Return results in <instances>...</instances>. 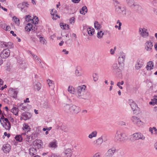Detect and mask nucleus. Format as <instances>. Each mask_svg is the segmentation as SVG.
Segmentation results:
<instances>
[{"label":"nucleus","instance_id":"obj_1","mask_svg":"<svg viewBox=\"0 0 157 157\" xmlns=\"http://www.w3.org/2000/svg\"><path fill=\"white\" fill-rule=\"evenodd\" d=\"M86 86L83 85L78 86L76 89V94L80 99L88 100L90 97V93L86 91Z\"/></svg>","mask_w":157,"mask_h":157},{"label":"nucleus","instance_id":"obj_2","mask_svg":"<svg viewBox=\"0 0 157 157\" xmlns=\"http://www.w3.org/2000/svg\"><path fill=\"white\" fill-rule=\"evenodd\" d=\"M128 136L122 131L119 130L115 134L114 139L116 141L124 142L128 140Z\"/></svg>","mask_w":157,"mask_h":157},{"label":"nucleus","instance_id":"obj_3","mask_svg":"<svg viewBox=\"0 0 157 157\" xmlns=\"http://www.w3.org/2000/svg\"><path fill=\"white\" fill-rule=\"evenodd\" d=\"M64 109L66 112L71 114L77 113L80 111L79 108L75 105L71 106L67 104L64 106Z\"/></svg>","mask_w":157,"mask_h":157},{"label":"nucleus","instance_id":"obj_4","mask_svg":"<svg viewBox=\"0 0 157 157\" xmlns=\"http://www.w3.org/2000/svg\"><path fill=\"white\" fill-rule=\"evenodd\" d=\"M127 6L137 12H140L142 9L141 7L135 2L134 0H126Z\"/></svg>","mask_w":157,"mask_h":157},{"label":"nucleus","instance_id":"obj_5","mask_svg":"<svg viewBox=\"0 0 157 157\" xmlns=\"http://www.w3.org/2000/svg\"><path fill=\"white\" fill-rule=\"evenodd\" d=\"M145 139V136L141 133L136 132L130 136V140L132 142L141 140H144Z\"/></svg>","mask_w":157,"mask_h":157},{"label":"nucleus","instance_id":"obj_6","mask_svg":"<svg viewBox=\"0 0 157 157\" xmlns=\"http://www.w3.org/2000/svg\"><path fill=\"white\" fill-rule=\"evenodd\" d=\"M115 9L116 11L119 14H122L123 15H126V8L125 6L121 7L119 5H115Z\"/></svg>","mask_w":157,"mask_h":157},{"label":"nucleus","instance_id":"obj_7","mask_svg":"<svg viewBox=\"0 0 157 157\" xmlns=\"http://www.w3.org/2000/svg\"><path fill=\"white\" fill-rule=\"evenodd\" d=\"M131 120L134 124L139 127L143 124V122L137 117L132 116L131 118Z\"/></svg>","mask_w":157,"mask_h":157},{"label":"nucleus","instance_id":"obj_8","mask_svg":"<svg viewBox=\"0 0 157 157\" xmlns=\"http://www.w3.org/2000/svg\"><path fill=\"white\" fill-rule=\"evenodd\" d=\"M139 33L141 36L144 38L147 37L149 35V33L147 32V30L145 28H140Z\"/></svg>","mask_w":157,"mask_h":157},{"label":"nucleus","instance_id":"obj_9","mask_svg":"<svg viewBox=\"0 0 157 157\" xmlns=\"http://www.w3.org/2000/svg\"><path fill=\"white\" fill-rule=\"evenodd\" d=\"M10 51L9 49H5L2 51L0 54V57L3 59H6L10 56Z\"/></svg>","mask_w":157,"mask_h":157},{"label":"nucleus","instance_id":"obj_10","mask_svg":"<svg viewBox=\"0 0 157 157\" xmlns=\"http://www.w3.org/2000/svg\"><path fill=\"white\" fill-rule=\"evenodd\" d=\"M153 45L150 40L147 41L144 44L145 49L148 51H151Z\"/></svg>","mask_w":157,"mask_h":157},{"label":"nucleus","instance_id":"obj_11","mask_svg":"<svg viewBox=\"0 0 157 157\" xmlns=\"http://www.w3.org/2000/svg\"><path fill=\"white\" fill-rule=\"evenodd\" d=\"M128 102L132 109L134 112V113H135L136 112H135V111L136 110H137L138 109L137 105L135 102L132 99L129 100Z\"/></svg>","mask_w":157,"mask_h":157},{"label":"nucleus","instance_id":"obj_12","mask_svg":"<svg viewBox=\"0 0 157 157\" xmlns=\"http://www.w3.org/2000/svg\"><path fill=\"white\" fill-rule=\"evenodd\" d=\"M117 151L115 148L113 147L109 149L107 151L106 154L107 157H112L113 155Z\"/></svg>","mask_w":157,"mask_h":157},{"label":"nucleus","instance_id":"obj_13","mask_svg":"<svg viewBox=\"0 0 157 157\" xmlns=\"http://www.w3.org/2000/svg\"><path fill=\"white\" fill-rule=\"evenodd\" d=\"M42 141L40 140H36L34 141L33 143V145L37 148H40L42 147L41 143Z\"/></svg>","mask_w":157,"mask_h":157},{"label":"nucleus","instance_id":"obj_14","mask_svg":"<svg viewBox=\"0 0 157 157\" xmlns=\"http://www.w3.org/2000/svg\"><path fill=\"white\" fill-rule=\"evenodd\" d=\"M1 44L3 46V47H7L10 48H12L13 47V44L11 42H1Z\"/></svg>","mask_w":157,"mask_h":157},{"label":"nucleus","instance_id":"obj_15","mask_svg":"<svg viewBox=\"0 0 157 157\" xmlns=\"http://www.w3.org/2000/svg\"><path fill=\"white\" fill-rule=\"evenodd\" d=\"M22 116L23 117V120H26L29 119L32 116L31 113L29 112L24 113L22 114Z\"/></svg>","mask_w":157,"mask_h":157},{"label":"nucleus","instance_id":"obj_16","mask_svg":"<svg viewBox=\"0 0 157 157\" xmlns=\"http://www.w3.org/2000/svg\"><path fill=\"white\" fill-rule=\"evenodd\" d=\"M51 14L52 16V18L53 20H56L60 17L57 14V11L56 10L52 9Z\"/></svg>","mask_w":157,"mask_h":157},{"label":"nucleus","instance_id":"obj_17","mask_svg":"<svg viewBox=\"0 0 157 157\" xmlns=\"http://www.w3.org/2000/svg\"><path fill=\"white\" fill-rule=\"evenodd\" d=\"M2 150L4 152H9L10 149V146L9 144H4L2 147Z\"/></svg>","mask_w":157,"mask_h":157},{"label":"nucleus","instance_id":"obj_18","mask_svg":"<svg viewBox=\"0 0 157 157\" xmlns=\"http://www.w3.org/2000/svg\"><path fill=\"white\" fill-rule=\"evenodd\" d=\"M28 5L29 4L27 3L23 2L18 4L17 5V7L20 9L21 11H22L23 9L27 8Z\"/></svg>","mask_w":157,"mask_h":157},{"label":"nucleus","instance_id":"obj_19","mask_svg":"<svg viewBox=\"0 0 157 157\" xmlns=\"http://www.w3.org/2000/svg\"><path fill=\"white\" fill-rule=\"evenodd\" d=\"M72 151L70 148L66 149L64 151V154L66 157H71L72 154Z\"/></svg>","mask_w":157,"mask_h":157},{"label":"nucleus","instance_id":"obj_20","mask_svg":"<svg viewBox=\"0 0 157 157\" xmlns=\"http://www.w3.org/2000/svg\"><path fill=\"white\" fill-rule=\"evenodd\" d=\"M144 63L141 59L138 60L137 63L136 65L135 68L136 69L139 70L140 68L143 66Z\"/></svg>","mask_w":157,"mask_h":157},{"label":"nucleus","instance_id":"obj_21","mask_svg":"<svg viewBox=\"0 0 157 157\" xmlns=\"http://www.w3.org/2000/svg\"><path fill=\"white\" fill-rule=\"evenodd\" d=\"M153 63L152 61H150L147 63L146 68L147 70L150 71L153 69Z\"/></svg>","mask_w":157,"mask_h":157},{"label":"nucleus","instance_id":"obj_22","mask_svg":"<svg viewBox=\"0 0 157 157\" xmlns=\"http://www.w3.org/2000/svg\"><path fill=\"white\" fill-rule=\"evenodd\" d=\"M125 55L123 53H121L118 58V62L119 64L123 63L125 59Z\"/></svg>","mask_w":157,"mask_h":157},{"label":"nucleus","instance_id":"obj_23","mask_svg":"<svg viewBox=\"0 0 157 157\" xmlns=\"http://www.w3.org/2000/svg\"><path fill=\"white\" fill-rule=\"evenodd\" d=\"M33 86L35 90L39 91L41 88V85L40 82H36L34 83Z\"/></svg>","mask_w":157,"mask_h":157},{"label":"nucleus","instance_id":"obj_24","mask_svg":"<svg viewBox=\"0 0 157 157\" xmlns=\"http://www.w3.org/2000/svg\"><path fill=\"white\" fill-rule=\"evenodd\" d=\"M25 133H22L21 135H17L15 137V140L19 142H21L22 141V139L24 138V136H25Z\"/></svg>","mask_w":157,"mask_h":157},{"label":"nucleus","instance_id":"obj_25","mask_svg":"<svg viewBox=\"0 0 157 157\" xmlns=\"http://www.w3.org/2000/svg\"><path fill=\"white\" fill-rule=\"evenodd\" d=\"M22 128L23 130H24L25 132H27L30 131L31 129L29 126L26 123L23 124Z\"/></svg>","mask_w":157,"mask_h":157},{"label":"nucleus","instance_id":"obj_26","mask_svg":"<svg viewBox=\"0 0 157 157\" xmlns=\"http://www.w3.org/2000/svg\"><path fill=\"white\" fill-rule=\"evenodd\" d=\"M31 55L33 57V59L35 60V61H36L38 62L40 64H41V67H43V66L41 63V60L40 59L38 58V57L36 55L33 54L32 53H31Z\"/></svg>","mask_w":157,"mask_h":157},{"label":"nucleus","instance_id":"obj_27","mask_svg":"<svg viewBox=\"0 0 157 157\" xmlns=\"http://www.w3.org/2000/svg\"><path fill=\"white\" fill-rule=\"evenodd\" d=\"M37 153L36 149L33 147H31L29 149V154L32 156L35 155Z\"/></svg>","mask_w":157,"mask_h":157},{"label":"nucleus","instance_id":"obj_28","mask_svg":"<svg viewBox=\"0 0 157 157\" xmlns=\"http://www.w3.org/2000/svg\"><path fill=\"white\" fill-rule=\"evenodd\" d=\"M87 7L85 6L82 7L80 11V13L81 14L85 15L87 12Z\"/></svg>","mask_w":157,"mask_h":157},{"label":"nucleus","instance_id":"obj_29","mask_svg":"<svg viewBox=\"0 0 157 157\" xmlns=\"http://www.w3.org/2000/svg\"><path fill=\"white\" fill-rule=\"evenodd\" d=\"M75 74L76 76L79 77L83 75V73L81 69H76L75 71Z\"/></svg>","mask_w":157,"mask_h":157},{"label":"nucleus","instance_id":"obj_30","mask_svg":"<svg viewBox=\"0 0 157 157\" xmlns=\"http://www.w3.org/2000/svg\"><path fill=\"white\" fill-rule=\"evenodd\" d=\"M56 140H54L52 142H50L49 144V147L52 148H56L57 147L56 144Z\"/></svg>","mask_w":157,"mask_h":157},{"label":"nucleus","instance_id":"obj_31","mask_svg":"<svg viewBox=\"0 0 157 157\" xmlns=\"http://www.w3.org/2000/svg\"><path fill=\"white\" fill-rule=\"evenodd\" d=\"M104 136H102L97 140L95 144L96 146L100 145L103 142V137Z\"/></svg>","mask_w":157,"mask_h":157},{"label":"nucleus","instance_id":"obj_32","mask_svg":"<svg viewBox=\"0 0 157 157\" xmlns=\"http://www.w3.org/2000/svg\"><path fill=\"white\" fill-rule=\"evenodd\" d=\"M33 28L32 25L31 23H28L25 27V29L26 31L29 32L31 31Z\"/></svg>","mask_w":157,"mask_h":157},{"label":"nucleus","instance_id":"obj_33","mask_svg":"<svg viewBox=\"0 0 157 157\" xmlns=\"http://www.w3.org/2000/svg\"><path fill=\"white\" fill-rule=\"evenodd\" d=\"M2 125L6 130H9L10 128L11 125L10 123H4V124L2 123Z\"/></svg>","mask_w":157,"mask_h":157},{"label":"nucleus","instance_id":"obj_34","mask_svg":"<svg viewBox=\"0 0 157 157\" xmlns=\"http://www.w3.org/2000/svg\"><path fill=\"white\" fill-rule=\"evenodd\" d=\"M88 34L90 36H92L94 33V29L93 28H88L87 29Z\"/></svg>","mask_w":157,"mask_h":157},{"label":"nucleus","instance_id":"obj_35","mask_svg":"<svg viewBox=\"0 0 157 157\" xmlns=\"http://www.w3.org/2000/svg\"><path fill=\"white\" fill-rule=\"evenodd\" d=\"M97 132L96 131L92 132L89 135V138L90 139H92L93 137H96L97 135Z\"/></svg>","mask_w":157,"mask_h":157},{"label":"nucleus","instance_id":"obj_36","mask_svg":"<svg viewBox=\"0 0 157 157\" xmlns=\"http://www.w3.org/2000/svg\"><path fill=\"white\" fill-rule=\"evenodd\" d=\"M19 109L15 107H13L11 109V112L16 115H18Z\"/></svg>","mask_w":157,"mask_h":157},{"label":"nucleus","instance_id":"obj_37","mask_svg":"<svg viewBox=\"0 0 157 157\" xmlns=\"http://www.w3.org/2000/svg\"><path fill=\"white\" fill-rule=\"evenodd\" d=\"M24 103H21L18 105V107L21 109L26 111L27 110V108L24 105Z\"/></svg>","mask_w":157,"mask_h":157},{"label":"nucleus","instance_id":"obj_38","mask_svg":"<svg viewBox=\"0 0 157 157\" xmlns=\"http://www.w3.org/2000/svg\"><path fill=\"white\" fill-rule=\"evenodd\" d=\"M94 27L95 29H99L101 28V25L98 21H95L94 23Z\"/></svg>","mask_w":157,"mask_h":157},{"label":"nucleus","instance_id":"obj_39","mask_svg":"<svg viewBox=\"0 0 157 157\" xmlns=\"http://www.w3.org/2000/svg\"><path fill=\"white\" fill-rule=\"evenodd\" d=\"M38 18L36 16H35L33 17V19H31V23L33 24H34L35 25H36L38 24Z\"/></svg>","mask_w":157,"mask_h":157},{"label":"nucleus","instance_id":"obj_40","mask_svg":"<svg viewBox=\"0 0 157 157\" xmlns=\"http://www.w3.org/2000/svg\"><path fill=\"white\" fill-rule=\"evenodd\" d=\"M13 20L16 24L18 26L20 24V21L18 18H17L15 16L13 17Z\"/></svg>","mask_w":157,"mask_h":157},{"label":"nucleus","instance_id":"obj_41","mask_svg":"<svg viewBox=\"0 0 157 157\" xmlns=\"http://www.w3.org/2000/svg\"><path fill=\"white\" fill-rule=\"evenodd\" d=\"M104 34V33L102 31H101L98 32L97 36L98 38L100 39L102 37Z\"/></svg>","mask_w":157,"mask_h":157},{"label":"nucleus","instance_id":"obj_42","mask_svg":"<svg viewBox=\"0 0 157 157\" xmlns=\"http://www.w3.org/2000/svg\"><path fill=\"white\" fill-rule=\"evenodd\" d=\"M36 36L35 35H32L30 36L31 40L34 42H35L36 40Z\"/></svg>","mask_w":157,"mask_h":157},{"label":"nucleus","instance_id":"obj_43","mask_svg":"<svg viewBox=\"0 0 157 157\" xmlns=\"http://www.w3.org/2000/svg\"><path fill=\"white\" fill-rule=\"evenodd\" d=\"M11 93L13 94H12V96L15 98L17 94V92L16 90H12L11 91Z\"/></svg>","mask_w":157,"mask_h":157},{"label":"nucleus","instance_id":"obj_44","mask_svg":"<svg viewBox=\"0 0 157 157\" xmlns=\"http://www.w3.org/2000/svg\"><path fill=\"white\" fill-rule=\"evenodd\" d=\"M157 103V99L154 98L151 101L149 102V104L154 105Z\"/></svg>","mask_w":157,"mask_h":157},{"label":"nucleus","instance_id":"obj_45","mask_svg":"<svg viewBox=\"0 0 157 157\" xmlns=\"http://www.w3.org/2000/svg\"><path fill=\"white\" fill-rule=\"evenodd\" d=\"M40 40L43 44H46L47 43V41L45 40L44 39V38L42 37H40Z\"/></svg>","mask_w":157,"mask_h":157},{"label":"nucleus","instance_id":"obj_46","mask_svg":"<svg viewBox=\"0 0 157 157\" xmlns=\"http://www.w3.org/2000/svg\"><path fill=\"white\" fill-rule=\"evenodd\" d=\"M74 88L72 86H69L68 88V91L71 93L74 94L73 92L74 91Z\"/></svg>","mask_w":157,"mask_h":157},{"label":"nucleus","instance_id":"obj_47","mask_svg":"<svg viewBox=\"0 0 157 157\" xmlns=\"http://www.w3.org/2000/svg\"><path fill=\"white\" fill-rule=\"evenodd\" d=\"M31 17V16L29 15H26L25 17L26 21L28 22H29L30 21H31L32 19L30 18Z\"/></svg>","mask_w":157,"mask_h":157},{"label":"nucleus","instance_id":"obj_48","mask_svg":"<svg viewBox=\"0 0 157 157\" xmlns=\"http://www.w3.org/2000/svg\"><path fill=\"white\" fill-rule=\"evenodd\" d=\"M48 82V84L49 87L52 86L54 84L53 82L48 79L47 80Z\"/></svg>","mask_w":157,"mask_h":157},{"label":"nucleus","instance_id":"obj_49","mask_svg":"<svg viewBox=\"0 0 157 157\" xmlns=\"http://www.w3.org/2000/svg\"><path fill=\"white\" fill-rule=\"evenodd\" d=\"M118 157H123L124 155V152L122 151H118Z\"/></svg>","mask_w":157,"mask_h":157},{"label":"nucleus","instance_id":"obj_50","mask_svg":"<svg viewBox=\"0 0 157 157\" xmlns=\"http://www.w3.org/2000/svg\"><path fill=\"white\" fill-rule=\"evenodd\" d=\"M24 138L25 140L26 141L29 142V141L30 139V136L27 135L25 134V136H24Z\"/></svg>","mask_w":157,"mask_h":157},{"label":"nucleus","instance_id":"obj_51","mask_svg":"<svg viewBox=\"0 0 157 157\" xmlns=\"http://www.w3.org/2000/svg\"><path fill=\"white\" fill-rule=\"evenodd\" d=\"M75 19L74 17L71 18L69 20V22L71 24L72 23H74L75 21Z\"/></svg>","mask_w":157,"mask_h":157},{"label":"nucleus","instance_id":"obj_52","mask_svg":"<svg viewBox=\"0 0 157 157\" xmlns=\"http://www.w3.org/2000/svg\"><path fill=\"white\" fill-rule=\"evenodd\" d=\"M152 3L155 6L157 7V0H153Z\"/></svg>","mask_w":157,"mask_h":157},{"label":"nucleus","instance_id":"obj_53","mask_svg":"<svg viewBox=\"0 0 157 157\" xmlns=\"http://www.w3.org/2000/svg\"><path fill=\"white\" fill-rule=\"evenodd\" d=\"M43 107L44 108L47 109L49 107V105L48 103H45L44 104Z\"/></svg>","mask_w":157,"mask_h":157},{"label":"nucleus","instance_id":"obj_54","mask_svg":"<svg viewBox=\"0 0 157 157\" xmlns=\"http://www.w3.org/2000/svg\"><path fill=\"white\" fill-rule=\"evenodd\" d=\"M113 69H117L118 68L117 63H114L113 65Z\"/></svg>","mask_w":157,"mask_h":157},{"label":"nucleus","instance_id":"obj_55","mask_svg":"<svg viewBox=\"0 0 157 157\" xmlns=\"http://www.w3.org/2000/svg\"><path fill=\"white\" fill-rule=\"evenodd\" d=\"M117 23H119V27L118 28V29L120 30L121 29V26L122 24L119 20L117 21Z\"/></svg>","mask_w":157,"mask_h":157},{"label":"nucleus","instance_id":"obj_56","mask_svg":"<svg viewBox=\"0 0 157 157\" xmlns=\"http://www.w3.org/2000/svg\"><path fill=\"white\" fill-rule=\"evenodd\" d=\"M4 119H5V118L4 117V116L2 115L0 118L1 120H0V122L2 124V121L3 122H4Z\"/></svg>","mask_w":157,"mask_h":157},{"label":"nucleus","instance_id":"obj_57","mask_svg":"<svg viewBox=\"0 0 157 157\" xmlns=\"http://www.w3.org/2000/svg\"><path fill=\"white\" fill-rule=\"evenodd\" d=\"M7 25L5 23L1 24L0 25L1 27H2L3 29L5 30L6 27V26Z\"/></svg>","mask_w":157,"mask_h":157},{"label":"nucleus","instance_id":"obj_58","mask_svg":"<svg viewBox=\"0 0 157 157\" xmlns=\"http://www.w3.org/2000/svg\"><path fill=\"white\" fill-rule=\"evenodd\" d=\"M114 5H119L120 4V2H119V1L117 0H115L114 1Z\"/></svg>","mask_w":157,"mask_h":157},{"label":"nucleus","instance_id":"obj_59","mask_svg":"<svg viewBox=\"0 0 157 157\" xmlns=\"http://www.w3.org/2000/svg\"><path fill=\"white\" fill-rule=\"evenodd\" d=\"M96 76L97 74L95 73L93 75L94 80L95 82H96L98 80V78L96 77Z\"/></svg>","mask_w":157,"mask_h":157},{"label":"nucleus","instance_id":"obj_60","mask_svg":"<svg viewBox=\"0 0 157 157\" xmlns=\"http://www.w3.org/2000/svg\"><path fill=\"white\" fill-rule=\"evenodd\" d=\"M64 23H61L60 24V27L61 28H62V29H65L64 28Z\"/></svg>","mask_w":157,"mask_h":157},{"label":"nucleus","instance_id":"obj_61","mask_svg":"<svg viewBox=\"0 0 157 157\" xmlns=\"http://www.w3.org/2000/svg\"><path fill=\"white\" fill-rule=\"evenodd\" d=\"M11 29L10 27L9 26L6 25V29H5V30H6L7 31H9Z\"/></svg>","mask_w":157,"mask_h":157},{"label":"nucleus","instance_id":"obj_62","mask_svg":"<svg viewBox=\"0 0 157 157\" xmlns=\"http://www.w3.org/2000/svg\"><path fill=\"white\" fill-rule=\"evenodd\" d=\"M81 0H71V1L75 3H77L79 2Z\"/></svg>","mask_w":157,"mask_h":157},{"label":"nucleus","instance_id":"obj_63","mask_svg":"<svg viewBox=\"0 0 157 157\" xmlns=\"http://www.w3.org/2000/svg\"><path fill=\"white\" fill-rule=\"evenodd\" d=\"M153 130H154V132H155L154 134H157V129H156V127H153Z\"/></svg>","mask_w":157,"mask_h":157},{"label":"nucleus","instance_id":"obj_64","mask_svg":"<svg viewBox=\"0 0 157 157\" xmlns=\"http://www.w3.org/2000/svg\"><path fill=\"white\" fill-rule=\"evenodd\" d=\"M49 157H60L59 156H58L56 155L55 154H52L51 156H50Z\"/></svg>","mask_w":157,"mask_h":157}]
</instances>
